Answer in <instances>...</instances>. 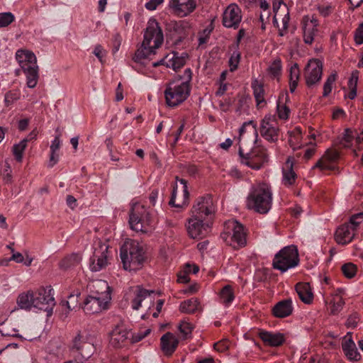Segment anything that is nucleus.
<instances>
[{"label": "nucleus", "mask_w": 363, "mask_h": 363, "mask_svg": "<svg viewBox=\"0 0 363 363\" xmlns=\"http://www.w3.org/2000/svg\"><path fill=\"white\" fill-rule=\"evenodd\" d=\"M211 225L210 220L191 216L188 221V233L193 239H202L209 233Z\"/></svg>", "instance_id": "12"}, {"label": "nucleus", "mask_w": 363, "mask_h": 363, "mask_svg": "<svg viewBox=\"0 0 363 363\" xmlns=\"http://www.w3.org/2000/svg\"><path fill=\"white\" fill-rule=\"evenodd\" d=\"M303 38L307 45H311L314 41V37L318 32V28H311L308 23V16H305L303 18Z\"/></svg>", "instance_id": "31"}, {"label": "nucleus", "mask_w": 363, "mask_h": 363, "mask_svg": "<svg viewBox=\"0 0 363 363\" xmlns=\"http://www.w3.org/2000/svg\"><path fill=\"white\" fill-rule=\"evenodd\" d=\"M296 291L300 299L306 304L312 303L313 294L311 291L309 283H298L296 285Z\"/></svg>", "instance_id": "30"}, {"label": "nucleus", "mask_w": 363, "mask_h": 363, "mask_svg": "<svg viewBox=\"0 0 363 363\" xmlns=\"http://www.w3.org/2000/svg\"><path fill=\"white\" fill-rule=\"evenodd\" d=\"M359 320V315L357 313H354L348 317L346 322V326L347 328H354L357 325Z\"/></svg>", "instance_id": "57"}, {"label": "nucleus", "mask_w": 363, "mask_h": 363, "mask_svg": "<svg viewBox=\"0 0 363 363\" xmlns=\"http://www.w3.org/2000/svg\"><path fill=\"white\" fill-rule=\"evenodd\" d=\"M242 17L241 9L235 4H230L223 13L222 23L225 28L238 29Z\"/></svg>", "instance_id": "13"}, {"label": "nucleus", "mask_w": 363, "mask_h": 363, "mask_svg": "<svg viewBox=\"0 0 363 363\" xmlns=\"http://www.w3.org/2000/svg\"><path fill=\"white\" fill-rule=\"evenodd\" d=\"M107 252L108 246L106 245H100L98 248H95L89 263L92 272H99L106 267L108 264Z\"/></svg>", "instance_id": "17"}, {"label": "nucleus", "mask_w": 363, "mask_h": 363, "mask_svg": "<svg viewBox=\"0 0 363 363\" xmlns=\"http://www.w3.org/2000/svg\"><path fill=\"white\" fill-rule=\"evenodd\" d=\"M19 99V96L17 93L13 91H8L5 94L4 97V103L6 106H9L11 104H13L16 101H17Z\"/></svg>", "instance_id": "50"}, {"label": "nucleus", "mask_w": 363, "mask_h": 363, "mask_svg": "<svg viewBox=\"0 0 363 363\" xmlns=\"http://www.w3.org/2000/svg\"><path fill=\"white\" fill-rule=\"evenodd\" d=\"M177 81L170 82L166 86L164 94L168 106L176 107L187 99L190 95L189 82L192 78L191 69H184V75L178 73Z\"/></svg>", "instance_id": "2"}, {"label": "nucleus", "mask_w": 363, "mask_h": 363, "mask_svg": "<svg viewBox=\"0 0 363 363\" xmlns=\"http://www.w3.org/2000/svg\"><path fill=\"white\" fill-rule=\"evenodd\" d=\"M252 125V131L254 132L255 135V140L254 143H256L257 139L258 138L257 126V123H255L253 121H249L248 122H245L243 123L242 127L240 128V135H241L245 131V127L247 125Z\"/></svg>", "instance_id": "54"}, {"label": "nucleus", "mask_w": 363, "mask_h": 363, "mask_svg": "<svg viewBox=\"0 0 363 363\" xmlns=\"http://www.w3.org/2000/svg\"><path fill=\"white\" fill-rule=\"evenodd\" d=\"M228 347L229 342L227 340H223L214 344V348L221 352L227 350Z\"/></svg>", "instance_id": "62"}, {"label": "nucleus", "mask_w": 363, "mask_h": 363, "mask_svg": "<svg viewBox=\"0 0 363 363\" xmlns=\"http://www.w3.org/2000/svg\"><path fill=\"white\" fill-rule=\"evenodd\" d=\"M240 60V53L239 51H233L230 59L229 65L230 68H238Z\"/></svg>", "instance_id": "53"}, {"label": "nucleus", "mask_w": 363, "mask_h": 363, "mask_svg": "<svg viewBox=\"0 0 363 363\" xmlns=\"http://www.w3.org/2000/svg\"><path fill=\"white\" fill-rule=\"evenodd\" d=\"M277 110L278 116L280 119L286 120L289 118L290 110L286 105L278 103Z\"/></svg>", "instance_id": "48"}, {"label": "nucleus", "mask_w": 363, "mask_h": 363, "mask_svg": "<svg viewBox=\"0 0 363 363\" xmlns=\"http://www.w3.org/2000/svg\"><path fill=\"white\" fill-rule=\"evenodd\" d=\"M171 35H172L173 43L176 45L179 46L186 38L187 33L181 23L176 22L173 25V33Z\"/></svg>", "instance_id": "35"}, {"label": "nucleus", "mask_w": 363, "mask_h": 363, "mask_svg": "<svg viewBox=\"0 0 363 363\" xmlns=\"http://www.w3.org/2000/svg\"><path fill=\"white\" fill-rule=\"evenodd\" d=\"M356 133L357 130L353 131L350 128L345 129L340 141L341 144L347 147L351 146L353 140H356Z\"/></svg>", "instance_id": "41"}, {"label": "nucleus", "mask_w": 363, "mask_h": 363, "mask_svg": "<svg viewBox=\"0 0 363 363\" xmlns=\"http://www.w3.org/2000/svg\"><path fill=\"white\" fill-rule=\"evenodd\" d=\"M296 174L293 170V164L287 160L286 167L283 168V179L284 184L291 185L295 182Z\"/></svg>", "instance_id": "36"}, {"label": "nucleus", "mask_w": 363, "mask_h": 363, "mask_svg": "<svg viewBox=\"0 0 363 363\" xmlns=\"http://www.w3.org/2000/svg\"><path fill=\"white\" fill-rule=\"evenodd\" d=\"M92 53L102 62L103 58L105 55V50L101 45H97L95 46Z\"/></svg>", "instance_id": "63"}, {"label": "nucleus", "mask_w": 363, "mask_h": 363, "mask_svg": "<svg viewBox=\"0 0 363 363\" xmlns=\"http://www.w3.org/2000/svg\"><path fill=\"white\" fill-rule=\"evenodd\" d=\"M336 79V73H332L330 76H328L326 82L324 83L323 85V96H328L331 91H332V84Z\"/></svg>", "instance_id": "46"}, {"label": "nucleus", "mask_w": 363, "mask_h": 363, "mask_svg": "<svg viewBox=\"0 0 363 363\" xmlns=\"http://www.w3.org/2000/svg\"><path fill=\"white\" fill-rule=\"evenodd\" d=\"M20 68H38L36 64V57L33 52L28 50H18L16 54Z\"/></svg>", "instance_id": "23"}, {"label": "nucleus", "mask_w": 363, "mask_h": 363, "mask_svg": "<svg viewBox=\"0 0 363 363\" xmlns=\"http://www.w3.org/2000/svg\"><path fill=\"white\" fill-rule=\"evenodd\" d=\"M220 301L225 306H228L235 298L233 288L230 285L225 286L220 291Z\"/></svg>", "instance_id": "38"}, {"label": "nucleus", "mask_w": 363, "mask_h": 363, "mask_svg": "<svg viewBox=\"0 0 363 363\" xmlns=\"http://www.w3.org/2000/svg\"><path fill=\"white\" fill-rule=\"evenodd\" d=\"M177 55L178 53L168 55L165 58H163L160 61L152 62V66L157 67L159 65H164V63H167V68H181L185 64L186 57H179Z\"/></svg>", "instance_id": "24"}, {"label": "nucleus", "mask_w": 363, "mask_h": 363, "mask_svg": "<svg viewBox=\"0 0 363 363\" xmlns=\"http://www.w3.org/2000/svg\"><path fill=\"white\" fill-rule=\"evenodd\" d=\"M272 192L267 183L254 184L247 195L246 206L249 210L260 214L267 213L272 207Z\"/></svg>", "instance_id": "3"}, {"label": "nucleus", "mask_w": 363, "mask_h": 363, "mask_svg": "<svg viewBox=\"0 0 363 363\" xmlns=\"http://www.w3.org/2000/svg\"><path fill=\"white\" fill-rule=\"evenodd\" d=\"M28 142V138H25L19 142L18 144H15L13 147V154L16 161L21 162L23 160V153L27 147Z\"/></svg>", "instance_id": "40"}, {"label": "nucleus", "mask_w": 363, "mask_h": 363, "mask_svg": "<svg viewBox=\"0 0 363 363\" xmlns=\"http://www.w3.org/2000/svg\"><path fill=\"white\" fill-rule=\"evenodd\" d=\"M342 350L350 361H358L361 358L360 354L358 352L354 342L352 340L351 333H347L342 342Z\"/></svg>", "instance_id": "21"}, {"label": "nucleus", "mask_w": 363, "mask_h": 363, "mask_svg": "<svg viewBox=\"0 0 363 363\" xmlns=\"http://www.w3.org/2000/svg\"><path fill=\"white\" fill-rule=\"evenodd\" d=\"M34 296L33 291H28L26 293L21 294L17 298V304L20 308L26 311L30 310L32 307L34 308Z\"/></svg>", "instance_id": "33"}, {"label": "nucleus", "mask_w": 363, "mask_h": 363, "mask_svg": "<svg viewBox=\"0 0 363 363\" xmlns=\"http://www.w3.org/2000/svg\"><path fill=\"white\" fill-rule=\"evenodd\" d=\"M120 257L123 269L135 271L141 267L144 262V251L136 240H128L121 247Z\"/></svg>", "instance_id": "4"}, {"label": "nucleus", "mask_w": 363, "mask_h": 363, "mask_svg": "<svg viewBox=\"0 0 363 363\" xmlns=\"http://www.w3.org/2000/svg\"><path fill=\"white\" fill-rule=\"evenodd\" d=\"M82 257L79 253H72L65 257L60 262V267L63 269H68L79 265Z\"/></svg>", "instance_id": "32"}, {"label": "nucleus", "mask_w": 363, "mask_h": 363, "mask_svg": "<svg viewBox=\"0 0 363 363\" xmlns=\"http://www.w3.org/2000/svg\"><path fill=\"white\" fill-rule=\"evenodd\" d=\"M293 312L292 301L284 299L279 301L272 308L273 315L279 318L289 316Z\"/></svg>", "instance_id": "27"}, {"label": "nucleus", "mask_w": 363, "mask_h": 363, "mask_svg": "<svg viewBox=\"0 0 363 363\" xmlns=\"http://www.w3.org/2000/svg\"><path fill=\"white\" fill-rule=\"evenodd\" d=\"M289 20H290V16H289V13H287L286 15H284V16L282 18L283 27L279 31V34L280 36H284L286 33V31L289 28Z\"/></svg>", "instance_id": "59"}, {"label": "nucleus", "mask_w": 363, "mask_h": 363, "mask_svg": "<svg viewBox=\"0 0 363 363\" xmlns=\"http://www.w3.org/2000/svg\"><path fill=\"white\" fill-rule=\"evenodd\" d=\"M253 90V95L256 101V106L257 108H263L267 102L264 99V89L263 83L257 79H254L251 84Z\"/></svg>", "instance_id": "28"}, {"label": "nucleus", "mask_w": 363, "mask_h": 363, "mask_svg": "<svg viewBox=\"0 0 363 363\" xmlns=\"http://www.w3.org/2000/svg\"><path fill=\"white\" fill-rule=\"evenodd\" d=\"M110 301H108L107 296L105 298L90 294L87 296L83 303L82 308L85 313L91 315L101 312L108 307Z\"/></svg>", "instance_id": "14"}, {"label": "nucleus", "mask_w": 363, "mask_h": 363, "mask_svg": "<svg viewBox=\"0 0 363 363\" xmlns=\"http://www.w3.org/2000/svg\"><path fill=\"white\" fill-rule=\"evenodd\" d=\"M342 272L345 277L352 279L357 273V267L351 262L346 263L342 265Z\"/></svg>", "instance_id": "44"}, {"label": "nucleus", "mask_w": 363, "mask_h": 363, "mask_svg": "<svg viewBox=\"0 0 363 363\" xmlns=\"http://www.w3.org/2000/svg\"><path fill=\"white\" fill-rule=\"evenodd\" d=\"M128 222L132 230L145 233L152 228L154 219L145 206L136 203L131 207Z\"/></svg>", "instance_id": "5"}, {"label": "nucleus", "mask_w": 363, "mask_h": 363, "mask_svg": "<svg viewBox=\"0 0 363 363\" xmlns=\"http://www.w3.org/2000/svg\"><path fill=\"white\" fill-rule=\"evenodd\" d=\"M169 8L179 17H185L196 8V0H170Z\"/></svg>", "instance_id": "16"}, {"label": "nucleus", "mask_w": 363, "mask_h": 363, "mask_svg": "<svg viewBox=\"0 0 363 363\" xmlns=\"http://www.w3.org/2000/svg\"><path fill=\"white\" fill-rule=\"evenodd\" d=\"M212 28H206L199 33V46L201 48H204L208 43Z\"/></svg>", "instance_id": "43"}, {"label": "nucleus", "mask_w": 363, "mask_h": 363, "mask_svg": "<svg viewBox=\"0 0 363 363\" xmlns=\"http://www.w3.org/2000/svg\"><path fill=\"white\" fill-rule=\"evenodd\" d=\"M164 42L162 30L154 18L149 19L144 32L143 40L135 51L133 60L134 62L145 65L147 61L152 60L151 56L155 55Z\"/></svg>", "instance_id": "1"}, {"label": "nucleus", "mask_w": 363, "mask_h": 363, "mask_svg": "<svg viewBox=\"0 0 363 363\" xmlns=\"http://www.w3.org/2000/svg\"><path fill=\"white\" fill-rule=\"evenodd\" d=\"M227 232L221 234L223 240L235 249L246 245V233L244 226L235 220H228L225 223Z\"/></svg>", "instance_id": "8"}, {"label": "nucleus", "mask_w": 363, "mask_h": 363, "mask_svg": "<svg viewBox=\"0 0 363 363\" xmlns=\"http://www.w3.org/2000/svg\"><path fill=\"white\" fill-rule=\"evenodd\" d=\"M238 155L242 164L255 170L261 169L267 162V149L263 146H256L248 151L240 143Z\"/></svg>", "instance_id": "6"}, {"label": "nucleus", "mask_w": 363, "mask_h": 363, "mask_svg": "<svg viewBox=\"0 0 363 363\" xmlns=\"http://www.w3.org/2000/svg\"><path fill=\"white\" fill-rule=\"evenodd\" d=\"M38 69H23L24 74L26 77V84L29 88H34L36 86L38 81Z\"/></svg>", "instance_id": "39"}, {"label": "nucleus", "mask_w": 363, "mask_h": 363, "mask_svg": "<svg viewBox=\"0 0 363 363\" xmlns=\"http://www.w3.org/2000/svg\"><path fill=\"white\" fill-rule=\"evenodd\" d=\"M33 296L34 308L48 312V315L52 313L55 301L51 286L38 289L33 291Z\"/></svg>", "instance_id": "10"}, {"label": "nucleus", "mask_w": 363, "mask_h": 363, "mask_svg": "<svg viewBox=\"0 0 363 363\" xmlns=\"http://www.w3.org/2000/svg\"><path fill=\"white\" fill-rule=\"evenodd\" d=\"M192 329V325L186 322H182L179 326V330L180 333L183 334L184 338L188 337V336L191 333Z\"/></svg>", "instance_id": "52"}, {"label": "nucleus", "mask_w": 363, "mask_h": 363, "mask_svg": "<svg viewBox=\"0 0 363 363\" xmlns=\"http://www.w3.org/2000/svg\"><path fill=\"white\" fill-rule=\"evenodd\" d=\"M214 212L213 199L211 195L207 194L196 200L191 209V216L212 221Z\"/></svg>", "instance_id": "11"}, {"label": "nucleus", "mask_w": 363, "mask_h": 363, "mask_svg": "<svg viewBox=\"0 0 363 363\" xmlns=\"http://www.w3.org/2000/svg\"><path fill=\"white\" fill-rule=\"evenodd\" d=\"M355 235V231L352 230L349 223H345L340 226L335 232V241L340 245H347L351 242Z\"/></svg>", "instance_id": "22"}, {"label": "nucleus", "mask_w": 363, "mask_h": 363, "mask_svg": "<svg viewBox=\"0 0 363 363\" xmlns=\"http://www.w3.org/2000/svg\"><path fill=\"white\" fill-rule=\"evenodd\" d=\"M154 294V291H149L139 286H136L133 290V298L131 301V306L133 310H138L142 306V302L146 299H149L152 302L151 295Z\"/></svg>", "instance_id": "25"}, {"label": "nucleus", "mask_w": 363, "mask_h": 363, "mask_svg": "<svg viewBox=\"0 0 363 363\" xmlns=\"http://www.w3.org/2000/svg\"><path fill=\"white\" fill-rule=\"evenodd\" d=\"M335 7L331 4H323L318 6L319 13L323 17L329 16L334 11Z\"/></svg>", "instance_id": "47"}, {"label": "nucleus", "mask_w": 363, "mask_h": 363, "mask_svg": "<svg viewBox=\"0 0 363 363\" xmlns=\"http://www.w3.org/2000/svg\"><path fill=\"white\" fill-rule=\"evenodd\" d=\"M61 145L60 133L57 134L50 145V152H57Z\"/></svg>", "instance_id": "64"}, {"label": "nucleus", "mask_w": 363, "mask_h": 363, "mask_svg": "<svg viewBox=\"0 0 363 363\" xmlns=\"http://www.w3.org/2000/svg\"><path fill=\"white\" fill-rule=\"evenodd\" d=\"M233 102H234V99H233L230 97L225 98L223 100H220L219 101V106L223 111L226 112V111H229V109H230V106H232V104H233Z\"/></svg>", "instance_id": "56"}, {"label": "nucleus", "mask_w": 363, "mask_h": 363, "mask_svg": "<svg viewBox=\"0 0 363 363\" xmlns=\"http://www.w3.org/2000/svg\"><path fill=\"white\" fill-rule=\"evenodd\" d=\"M176 179L177 181H179L182 185L181 187V191L182 193V201L176 203V197L178 194V186L176 184L173 188L169 204L171 206L182 208L186 206L189 203V192L188 191L187 182L185 179H179L178 177H176Z\"/></svg>", "instance_id": "19"}, {"label": "nucleus", "mask_w": 363, "mask_h": 363, "mask_svg": "<svg viewBox=\"0 0 363 363\" xmlns=\"http://www.w3.org/2000/svg\"><path fill=\"white\" fill-rule=\"evenodd\" d=\"M345 301L342 297H339L337 301H334L332 303L331 313L333 315L339 313L343 308Z\"/></svg>", "instance_id": "51"}, {"label": "nucleus", "mask_w": 363, "mask_h": 363, "mask_svg": "<svg viewBox=\"0 0 363 363\" xmlns=\"http://www.w3.org/2000/svg\"><path fill=\"white\" fill-rule=\"evenodd\" d=\"M92 289L91 294L99 296L100 298H104L107 296L108 301H111V288L108 286L107 281L104 280H97L92 283L91 285Z\"/></svg>", "instance_id": "29"}, {"label": "nucleus", "mask_w": 363, "mask_h": 363, "mask_svg": "<svg viewBox=\"0 0 363 363\" xmlns=\"http://www.w3.org/2000/svg\"><path fill=\"white\" fill-rule=\"evenodd\" d=\"M150 329H146L144 331H140L138 333L133 335L132 336V342H138L142 340L144 337H145L147 335L150 333Z\"/></svg>", "instance_id": "61"}, {"label": "nucleus", "mask_w": 363, "mask_h": 363, "mask_svg": "<svg viewBox=\"0 0 363 363\" xmlns=\"http://www.w3.org/2000/svg\"><path fill=\"white\" fill-rule=\"evenodd\" d=\"M359 219H363V212L352 216L350 219L349 224L351 225L353 231H357V227L361 223V220H359Z\"/></svg>", "instance_id": "49"}, {"label": "nucleus", "mask_w": 363, "mask_h": 363, "mask_svg": "<svg viewBox=\"0 0 363 363\" xmlns=\"http://www.w3.org/2000/svg\"><path fill=\"white\" fill-rule=\"evenodd\" d=\"M182 313L192 314L200 310V303L196 298L182 301L179 306Z\"/></svg>", "instance_id": "34"}, {"label": "nucleus", "mask_w": 363, "mask_h": 363, "mask_svg": "<svg viewBox=\"0 0 363 363\" xmlns=\"http://www.w3.org/2000/svg\"><path fill=\"white\" fill-rule=\"evenodd\" d=\"M15 20V16L11 12L0 13V28L6 27Z\"/></svg>", "instance_id": "45"}, {"label": "nucleus", "mask_w": 363, "mask_h": 363, "mask_svg": "<svg viewBox=\"0 0 363 363\" xmlns=\"http://www.w3.org/2000/svg\"><path fill=\"white\" fill-rule=\"evenodd\" d=\"M299 263L298 252L296 246L289 245L281 249L273 259V267L281 272L296 267Z\"/></svg>", "instance_id": "7"}, {"label": "nucleus", "mask_w": 363, "mask_h": 363, "mask_svg": "<svg viewBox=\"0 0 363 363\" xmlns=\"http://www.w3.org/2000/svg\"><path fill=\"white\" fill-rule=\"evenodd\" d=\"M359 77V72L356 69L352 72L350 78L348 81L349 89H357V82Z\"/></svg>", "instance_id": "58"}, {"label": "nucleus", "mask_w": 363, "mask_h": 363, "mask_svg": "<svg viewBox=\"0 0 363 363\" xmlns=\"http://www.w3.org/2000/svg\"><path fill=\"white\" fill-rule=\"evenodd\" d=\"M109 335V343L115 348L123 347L128 342L129 332L123 324L116 325Z\"/></svg>", "instance_id": "18"}, {"label": "nucleus", "mask_w": 363, "mask_h": 363, "mask_svg": "<svg viewBox=\"0 0 363 363\" xmlns=\"http://www.w3.org/2000/svg\"><path fill=\"white\" fill-rule=\"evenodd\" d=\"M314 167L320 169L321 170H329L332 169V165L330 161L325 159L320 160L316 162Z\"/></svg>", "instance_id": "60"}, {"label": "nucleus", "mask_w": 363, "mask_h": 363, "mask_svg": "<svg viewBox=\"0 0 363 363\" xmlns=\"http://www.w3.org/2000/svg\"><path fill=\"white\" fill-rule=\"evenodd\" d=\"M322 69H306L305 78L308 86L318 82L322 77Z\"/></svg>", "instance_id": "37"}, {"label": "nucleus", "mask_w": 363, "mask_h": 363, "mask_svg": "<svg viewBox=\"0 0 363 363\" xmlns=\"http://www.w3.org/2000/svg\"><path fill=\"white\" fill-rule=\"evenodd\" d=\"M258 336L266 345L270 347H279L285 342L284 335L281 333H272L259 330Z\"/></svg>", "instance_id": "20"}, {"label": "nucleus", "mask_w": 363, "mask_h": 363, "mask_svg": "<svg viewBox=\"0 0 363 363\" xmlns=\"http://www.w3.org/2000/svg\"><path fill=\"white\" fill-rule=\"evenodd\" d=\"M259 131L260 135L267 141L275 143L278 141L280 128L274 115L267 114L261 120Z\"/></svg>", "instance_id": "9"}, {"label": "nucleus", "mask_w": 363, "mask_h": 363, "mask_svg": "<svg viewBox=\"0 0 363 363\" xmlns=\"http://www.w3.org/2000/svg\"><path fill=\"white\" fill-rule=\"evenodd\" d=\"M72 348L75 349L81 355L82 359L87 360L95 351L92 342L87 341V337L81 334H77L73 340Z\"/></svg>", "instance_id": "15"}, {"label": "nucleus", "mask_w": 363, "mask_h": 363, "mask_svg": "<svg viewBox=\"0 0 363 363\" xmlns=\"http://www.w3.org/2000/svg\"><path fill=\"white\" fill-rule=\"evenodd\" d=\"M354 41L357 45L363 43V23H360L354 31Z\"/></svg>", "instance_id": "55"}, {"label": "nucleus", "mask_w": 363, "mask_h": 363, "mask_svg": "<svg viewBox=\"0 0 363 363\" xmlns=\"http://www.w3.org/2000/svg\"><path fill=\"white\" fill-rule=\"evenodd\" d=\"M160 342L161 349L167 356L172 355L176 350L179 344V340L176 336L169 332L162 336Z\"/></svg>", "instance_id": "26"}, {"label": "nucleus", "mask_w": 363, "mask_h": 363, "mask_svg": "<svg viewBox=\"0 0 363 363\" xmlns=\"http://www.w3.org/2000/svg\"><path fill=\"white\" fill-rule=\"evenodd\" d=\"M300 76V69H290L289 74V90L291 93L294 92Z\"/></svg>", "instance_id": "42"}]
</instances>
